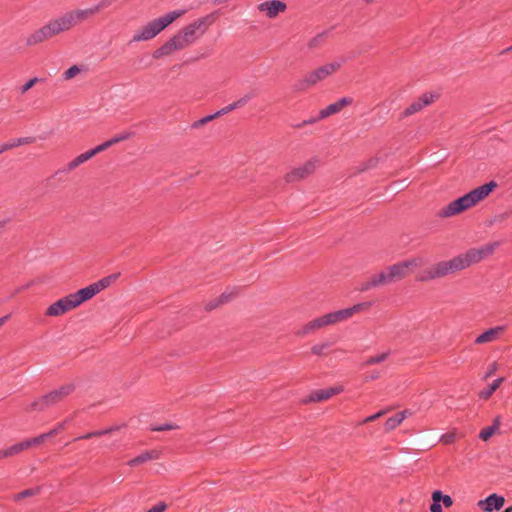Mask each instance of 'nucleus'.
<instances>
[{
	"instance_id": "nucleus-49",
	"label": "nucleus",
	"mask_w": 512,
	"mask_h": 512,
	"mask_svg": "<svg viewBox=\"0 0 512 512\" xmlns=\"http://www.w3.org/2000/svg\"><path fill=\"white\" fill-rule=\"evenodd\" d=\"M381 415H383V412H382V411H380V412H378V413H376V414H373V415H371V416H368V417L364 420V422H365V423L372 422V421L376 420L377 418H379Z\"/></svg>"
},
{
	"instance_id": "nucleus-6",
	"label": "nucleus",
	"mask_w": 512,
	"mask_h": 512,
	"mask_svg": "<svg viewBox=\"0 0 512 512\" xmlns=\"http://www.w3.org/2000/svg\"><path fill=\"white\" fill-rule=\"evenodd\" d=\"M85 302L80 291L70 293L64 297L59 298L55 302L51 303L46 311L45 315L48 317H59L71 310L76 309Z\"/></svg>"
},
{
	"instance_id": "nucleus-7",
	"label": "nucleus",
	"mask_w": 512,
	"mask_h": 512,
	"mask_svg": "<svg viewBox=\"0 0 512 512\" xmlns=\"http://www.w3.org/2000/svg\"><path fill=\"white\" fill-rule=\"evenodd\" d=\"M214 18L212 15H206L202 18H198L193 22L189 23L181 30L177 32V34L181 37L184 43L189 47L196 40L202 36L207 28L213 23Z\"/></svg>"
},
{
	"instance_id": "nucleus-38",
	"label": "nucleus",
	"mask_w": 512,
	"mask_h": 512,
	"mask_svg": "<svg viewBox=\"0 0 512 512\" xmlns=\"http://www.w3.org/2000/svg\"><path fill=\"white\" fill-rule=\"evenodd\" d=\"M327 349H328V344L317 343L311 347V353L314 355H323Z\"/></svg>"
},
{
	"instance_id": "nucleus-27",
	"label": "nucleus",
	"mask_w": 512,
	"mask_h": 512,
	"mask_svg": "<svg viewBox=\"0 0 512 512\" xmlns=\"http://www.w3.org/2000/svg\"><path fill=\"white\" fill-rule=\"evenodd\" d=\"M503 381V377L494 380L491 384H489L486 388L482 389L479 392V397L483 400H488L493 395V393L499 388Z\"/></svg>"
},
{
	"instance_id": "nucleus-37",
	"label": "nucleus",
	"mask_w": 512,
	"mask_h": 512,
	"mask_svg": "<svg viewBox=\"0 0 512 512\" xmlns=\"http://www.w3.org/2000/svg\"><path fill=\"white\" fill-rule=\"evenodd\" d=\"M24 450H27V444H25L24 441L16 443V444L8 447V451H9L11 457L21 453Z\"/></svg>"
},
{
	"instance_id": "nucleus-30",
	"label": "nucleus",
	"mask_w": 512,
	"mask_h": 512,
	"mask_svg": "<svg viewBox=\"0 0 512 512\" xmlns=\"http://www.w3.org/2000/svg\"><path fill=\"white\" fill-rule=\"evenodd\" d=\"M131 136V133L129 132H123V133H120L118 135H116L115 137L111 138L110 140L98 145L99 148H101V152L106 150L107 148H109L110 146L118 143V142H121V141H124V140H127L129 139Z\"/></svg>"
},
{
	"instance_id": "nucleus-46",
	"label": "nucleus",
	"mask_w": 512,
	"mask_h": 512,
	"mask_svg": "<svg viewBox=\"0 0 512 512\" xmlns=\"http://www.w3.org/2000/svg\"><path fill=\"white\" fill-rule=\"evenodd\" d=\"M455 435L454 433H446L441 436L440 440L442 443L448 445L454 442Z\"/></svg>"
},
{
	"instance_id": "nucleus-29",
	"label": "nucleus",
	"mask_w": 512,
	"mask_h": 512,
	"mask_svg": "<svg viewBox=\"0 0 512 512\" xmlns=\"http://www.w3.org/2000/svg\"><path fill=\"white\" fill-rule=\"evenodd\" d=\"M499 426L500 422L497 418L491 426L485 427L480 431L479 438L483 441L489 440L499 430Z\"/></svg>"
},
{
	"instance_id": "nucleus-17",
	"label": "nucleus",
	"mask_w": 512,
	"mask_h": 512,
	"mask_svg": "<svg viewBox=\"0 0 512 512\" xmlns=\"http://www.w3.org/2000/svg\"><path fill=\"white\" fill-rule=\"evenodd\" d=\"M370 306H371V303L363 302V303L355 304L349 308L333 311V313L335 315L336 322L338 324V323H341V322H344V321L350 319L356 313L366 311L367 309L370 308Z\"/></svg>"
},
{
	"instance_id": "nucleus-55",
	"label": "nucleus",
	"mask_w": 512,
	"mask_h": 512,
	"mask_svg": "<svg viewBox=\"0 0 512 512\" xmlns=\"http://www.w3.org/2000/svg\"><path fill=\"white\" fill-rule=\"evenodd\" d=\"M507 51H512V45L507 49Z\"/></svg>"
},
{
	"instance_id": "nucleus-28",
	"label": "nucleus",
	"mask_w": 512,
	"mask_h": 512,
	"mask_svg": "<svg viewBox=\"0 0 512 512\" xmlns=\"http://www.w3.org/2000/svg\"><path fill=\"white\" fill-rule=\"evenodd\" d=\"M158 458V453L155 452V451H147V452H144L142 454H140L139 456L131 459L129 462H128V465L129 466H137L139 464H142L148 460H152V459H156Z\"/></svg>"
},
{
	"instance_id": "nucleus-56",
	"label": "nucleus",
	"mask_w": 512,
	"mask_h": 512,
	"mask_svg": "<svg viewBox=\"0 0 512 512\" xmlns=\"http://www.w3.org/2000/svg\"><path fill=\"white\" fill-rule=\"evenodd\" d=\"M368 3H372L374 0H366Z\"/></svg>"
},
{
	"instance_id": "nucleus-4",
	"label": "nucleus",
	"mask_w": 512,
	"mask_h": 512,
	"mask_svg": "<svg viewBox=\"0 0 512 512\" xmlns=\"http://www.w3.org/2000/svg\"><path fill=\"white\" fill-rule=\"evenodd\" d=\"M184 9L170 11L158 18H155L138 30L135 31L132 37L133 42L149 41L159 35L175 20L182 17L185 14Z\"/></svg>"
},
{
	"instance_id": "nucleus-32",
	"label": "nucleus",
	"mask_w": 512,
	"mask_h": 512,
	"mask_svg": "<svg viewBox=\"0 0 512 512\" xmlns=\"http://www.w3.org/2000/svg\"><path fill=\"white\" fill-rule=\"evenodd\" d=\"M235 292L234 291H226V292H223L217 299V302L215 304H212L210 306L211 309L213 308H216L217 306L221 305V304H224V303H227L229 302L234 296H235Z\"/></svg>"
},
{
	"instance_id": "nucleus-41",
	"label": "nucleus",
	"mask_w": 512,
	"mask_h": 512,
	"mask_svg": "<svg viewBox=\"0 0 512 512\" xmlns=\"http://www.w3.org/2000/svg\"><path fill=\"white\" fill-rule=\"evenodd\" d=\"M67 422H68V420H65V421H63V422L59 423V424H58L56 427H54L52 430H50L49 432H47V434H48L49 438H50V437H53V436L57 435L59 432H61V431L65 428V426H66Z\"/></svg>"
},
{
	"instance_id": "nucleus-35",
	"label": "nucleus",
	"mask_w": 512,
	"mask_h": 512,
	"mask_svg": "<svg viewBox=\"0 0 512 512\" xmlns=\"http://www.w3.org/2000/svg\"><path fill=\"white\" fill-rule=\"evenodd\" d=\"M39 492V489L38 488H30V489H26L18 494H15L13 496V500L14 501H20L26 497H30V496H34L36 494H38Z\"/></svg>"
},
{
	"instance_id": "nucleus-21",
	"label": "nucleus",
	"mask_w": 512,
	"mask_h": 512,
	"mask_svg": "<svg viewBox=\"0 0 512 512\" xmlns=\"http://www.w3.org/2000/svg\"><path fill=\"white\" fill-rule=\"evenodd\" d=\"M352 104V99L349 97H343L334 103L329 104L327 107L319 111L318 119L322 120L331 115L337 114L342 111L343 108Z\"/></svg>"
},
{
	"instance_id": "nucleus-14",
	"label": "nucleus",
	"mask_w": 512,
	"mask_h": 512,
	"mask_svg": "<svg viewBox=\"0 0 512 512\" xmlns=\"http://www.w3.org/2000/svg\"><path fill=\"white\" fill-rule=\"evenodd\" d=\"M115 278H116V276L104 277L97 282H94L82 289H79L85 302L92 299L95 295H97L102 290L107 288Z\"/></svg>"
},
{
	"instance_id": "nucleus-43",
	"label": "nucleus",
	"mask_w": 512,
	"mask_h": 512,
	"mask_svg": "<svg viewBox=\"0 0 512 512\" xmlns=\"http://www.w3.org/2000/svg\"><path fill=\"white\" fill-rule=\"evenodd\" d=\"M323 316H324V319H325L327 327L331 326V325H336L337 324L336 318H335V315H334L333 312H329V313L323 314Z\"/></svg>"
},
{
	"instance_id": "nucleus-11",
	"label": "nucleus",
	"mask_w": 512,
	"mask_h": 512,
	"mask_svg": "<svg viewBox=\"0 0 512 512\" xmlns=\"http://www.w3.org/2000/svg\"><path fill=\"white\" fill-rule=\"evenodd\" d=\"M185 48H187V45L176 33L153 52V58L161 59L170 56L177 51L184 50Z\"/></svg>"
},
{
	"instance_id": "nucleus-18",
	"label": "nucleus",
	"mask_w": 512,
	"mask_h": 512,
	"mask_svg": "<svg viewBox=\"0 0 512 512\" xmlns=\"http://www.w3.org/2000/svg\"><path fill=\"white\" fill-rule=\"evenodd\" d=\"M432 503L430 512H443L442 505L450 508L453 505V499L450 495L443 494L440 490H435L431 494Z\"/></svg>"
},
{
	"instance_id": "nucleus-24",
	"label": "nucleus",
	"mask_w": 512,
	"mask_h": 512,
	"mask_svg": "<svg viewBox=\"0 0 512 512\" xmlns=\"http://www.w3.org/2000/svg\"><path fill=\"white\" fill-rule=\"evenodd\" d=\"M100 152H101V148H99V146H96L95 148H93L89 151L81 153L80 155H78L77 157L72 159L67 164V170L68 171L74 170L75 168H77L81 164L85 163L86 161L90 160L92 157H94L96 154H98Z\"/></svg>"
},
{
	"instance_id": "nucleus-20",
	"label": "nucleus",
	"mask_w": 512,
	"mask_h": 512,
	"mask_svg": "<svg viewBox=\"0 0 512 512\" xmlns=\"http://www.w3.org/2000/svg\"><path fill=\"white\" fill-rule=\"evenodd\" d=\"M67 23L68 22H66L64 16L62 15L58 18L50 20L45 25H43V27H44L47 35L51 39V38L59 35L62 32L70 30Z\"/></svg>"
},
{
	"instance_id": "nucleus-51",
	"label": "nucleus",
	"mask_w": 512,
	"mask_h": 512,
	"mask_svg": "<svg viewBox=\"0 0 512 512\" xmlns=\"http://www.w3.org/2000/svg\"><path fill=\"white\" fill-rule=\"evenodd\" d=\"M7 457H11L10 453L8 451V448L0 450V459L1 458H7Z\"/></svg>"
},
{
	"instance_id": "nucleus-52",
	"label": "nucleus",
	"mask_w": 512,
	"mask_h": 512,
	"mask_svg": "<svg viewBox=\"0 0 512 512\" xmlns=\"http://www.w3.org/2000/svg\"><path fill=\"white\" fill-rule=\"evenodd\" d=\"M9 317H10L9 315H6V316H3L0 318V327H2L7 322Z\"/></svg>"
},
{
	"instance_id": "nucleus-22",
	"label": "nucleus",
	"mask_w": 512,
	"mask_h": 512,
	"mask_svg": "<svg viewBox=\"0 0 512 512\" xmlns=\"http://www.w3.org/2000/svg\"><path fill=\"white\" fill-rule=\"evenodd\" d=\"M504 330H505V328L503 326H496V327L490 328V329L486 330L485 332L481 333L480 335H478L475 338L474 343L477 345H482V344L495 342L501 337Z\"/></svg>"
},
{
	"instance_id": "nucleus-48",
	"label": "nucleus",
	"mask_w": 512,
	"mask_h": 512,
	"mask_svg": "<svg viewBox=\"0 0 512 512\" xmlns=\"http://www.w3.org/2000/svg\"><path fill=\"white\" fill-rule=\"evenodd\" d=\"M13 148L11 142L0 144V154Z\"/></svg>"
},
{
	"instance_id": "nucleus-36",
	"label": "nucleus",
	"mask_w": 512,
	"mask_h": 512,
	"mask_svg": "<svg viewBox=\"0 0 512 512\" xmlns=\"http://www.w3.org/2000/svg\"><path fill=\"white\" fill-rule=\"evenodd\" d=\"M246 102H247V100L245 98L239 99L238 101H236V102L230 104L229 106L221 109L220 111L216 112L215 114H217V116H218V115H222V114L228 113V112H230V111H232V110H234V109H236L238 107L243 106Z\"/></svg>"
},
{
	"instance_id": "nucleus-26",
	"label": "nucleus",
	"mask_w": 512,
	"mask_h": 512,
	"mask_svg": "<svg viewBox=\"0 0 512 512\" xmlns=\"http://www.w3.org/2000/svg\"><path fill=\"white\" fill-rule=\"evenodd\" d=\"M408 414H409V412L407 410H405V411L398 412L395 415L389 417L385 422V429L387 431H391V430L395 429L404 421V419L407 417Z\"/></svg>"
},
{
	"instance_id": "nucleus-40",
	"label": "nucleus",
	"mask_w": 512,
	"mask_h": 512,
	"mask_svg": "<svg viewBox=\"0 0 512 512\" xmlns=\"http://www.w3.org/2000/svg\"><path fill=\"white\" fill-rule=\"evenodd\" d=\"M216 116H217V114H212V115H208L206 117H203V118L199 119L198 121L194 122L192 127L193 128H198V127L206 124L207 122L213 120Z\"/></svg>"
},
{
	"instance_id": "nucleus-34",
	"label": "nucleus",
	"mask_w": 512,
	"mask_h": 512,
	"mask_svg": "<svg viewBox=\"0 0 512 512\" xmlns=\"http://www.w3.org/2000/svg\"><path fill=\"white\" fill-rule=\"evenodd\" d=\"M48 438H49L48 434L47 433H43V434H41V435H39L37 437L24 440V442H25V444H27V449H29V448H31L33 446L41 445Z\"/></svg>"
},
{
	"instance_id": "nucleus-13",
	"label": "nucleus",
	"mask_w": 512,
	"mask_h": 512,
	"mask_svg": "<svg viewBox=\"0 0 512 512\" xmlns=\"http://www.w3.org/2000/svg\"><path fill=\"white\" fill-rule=\"evenodd\" d=\"M437 96L431 92H425L417 99L413 100L402 112V118L410 117L421 112L424 108L431 105Z\"/></svg>"
},
{
	"instance_id": "nucleus-2",
	"label": "nucleus",
	"mask_w": 512,
	"mask_h": 512,
	"mask_svg": "<svg viewBox=\"0 0 512 512\" xmlns=\"http://www.w3.org/2000/svg\"><path fill=\"white\" fill-rule=\"evenodd\" d=\"M424 260L421 257H413L387 267L385 270L372 275L366 282L359 287L361 291H367L371 288L386 285L399 281L407 277L414 269L422 266Z\"/></svg>"
},
{
	"instance_id": "nucleus-5",
	"label": "nucleus",
	"mask_w": 512,
	"mask_h": 512,
	"mask_svg": "<svg viewBox=\"0 0 512 512\" xmlns=\"http://www.w3.org/2000/svg\"><path fill=\"white\" fill-rule=\"evenodd\" d=\"M343 64L342 59L325 63L305 75L298 83L299 89H307L335 74Z\"/></svg>"
},
{
	"instance_id": "nucleus-45",
	"label": "nucleus",
	"mask_w": 512,
	"mask_h": 512,
	"mask_svg": "<svg viewBox=\"0 0 512 512\" xmlns=\"http://www.w3.org/2000/svg\"><path fill=\"white\" fill-rule=\"evenodd\" d=\"M10 142L13 145V148H15V147H18L20 145L31 143L32 139L31 138H18V139L12 140Z\"/></svg>"
},
{
	"instance_id": "nucleus-39",
	"label": "nucleus",
	"mask_w": 512,
	"mask_h": 512,
	"mask_svg": "<svg viewBox=\"0 0 512 512\" xmlns=\"http://www.w3.org/2000/svg\"><path fill=\"white\" fill-rule=\"evenodd\" d=\"M498 368H499V365L496 361L490 363L487 367V370H486L484 376H483V379L486 380V379L492 377L497 372Z\"/></svg>"
},
{
	"instance_id": "nucleus-10",
	"label": "nucleus",
	"mask_w": 512,
	"mask_h": 512,
	"mask_svg": "<svg viewBox=\"0 0 512 512\" xmlns=\"http://www.w3.org/2000/svg\"><path fill=\"white\" fill-rule=\"evenodd\" d=\"M185 48H187V45L176 33L153 52V58L161 59L170 56L177 51L184 50Z\"/></svg>"
},
{
	"instance_id": "nucleus-23",
	"label": "nucleus",
	"mask_w": 512,
	"mask_h": 512,
	"mask_svg": "<svg viewBox=\"0 0 512 512\" xmlns=\"http://www.w3.org/2000/svg\"><path fill=\"white\" fill-rule=\"evenodd\" d=\"M343 391L341 386L329 387L325 389H318L313 391L309 396L310 402H322L330 399L331 397L340 394Z\"/></svg>"
},
{
	"instance_id": "nucleus-15",
	"label": "nucleus",
	"mask_w": 512,
	"mask_h": 512,
	"mask_svg": "<svg viewBox=\"0 0 512 512\" xmlns=\"http://www.w3.org/2000/svg\"><path fill=\"white\" fill-rule=\"evenodd\" d=\"M505 504V498L501 495L493 493L486 497L485 499L479 500L477 502V507L482 512H494L499 511L503 508Z\"/></svg>"
},
{
	"instance_id": "nucleus-19",
	"label": "nucleus",
	"mask_w": 512,
	"mask_h": 512,
	"mask_svg": "<svg viewBox=\"0 0 512 512\" xmlns=\"http://www.w3.org/2000/svg\"><path fill=\"white\" fill-rule=\"evenodd\" d=\"M326 327L327 325L324 316L321 315L303 324L297 331V335L300 337H305L314 334L317 331L324 329Z\"/></svg>"
},
{
	"instance_id": "nucleus-53",
	"label": "nucleus",
	"mask_w": 512,
	"mask_h": 512,
	"mask_svg": "<svg viewBox=\"0 0 512 512\" xmlns=\"http://www.w3.org/2000/svg\"><path fill=\"white\" fill-rule=\"evenodd\" d=\"M92 437H93V434H92V432H90V433H87V434H85L83 436H80L78 439H90Z\"/></svg>"
},
{
	"instance_id": "nucleus-9",
	"label": "nucleus",
	"mask_w": 512,
	"mask_h": 512,
	"mask_svg": "<svg viewBox=\"0 0 512 512\" xmlns=\"http://www.w3.org/2000/svg\"><path fill=\"white\" fill-rule=\"evenodd\" d=\"M320 159L312 157L300 164L299 166L293 167L285 175L284 180L287 183H295L302 181L311 176L320 166Z\"/></svg>"
},
{
	"instance_id": "nucleus-12",
	"label": "nucleus",
	"mask_w": 512,
	"mask_h": 512,
	"mask_svg": "<svg viewBox=\"0 0 512 512\" xmlns=\"http://www.w3.org/2000/svg\"><path fill=\"white\" fill-rule=\"evenodd\" d=\"M105 6H106V4L104 2H102V3L98 4L97 6H94L91 8L70 11V12L64 14L63 16H64L66 22H68L67 24H68L69 28L71 29L73 26L87 20L89 17L96 14L98 11H100V9H102Z\"/></svg>"
},
{
	"instance_id": "nucleus-44",
	"label": "nucleus",
	"mask_w": 512,
	"mask_h": 512,
	"mask_svg": "<svg viewBox=\"0 0 512 512\" xmlns=\"http://www.w3.org/2000/svg\"><path fill=\"white\" fill-rule=\"evenodd\" d=\"M39 81V79L37 77H34L32 79H30L28 82H26L22 87H21V92L22 93H25L27 92L29 89H31L37 82Z\"/></svg>"
},
{
	"instance_id": "nucleus-1",
	"label": "nucleus",
	"mask_w": 512,
	"mask_h": 512,
	"mask_svg": "<svg viewBox=\"0 0 512 512\" xmlns=\"http://www.w3.org/2000/svg\"><path fill=\"white\" fill-rule=\"evenodd\" d=\"M494 246H485L478 249H471L464 254H460L448 261L438 262L417 275V280L421 282L430 281L445 277L449 274L464 270L474 263H477L492 254Z\"/></svg>"
},
{
	"instance_id": "nucleus-31",
	"label": "nucleus",
	"mask_w": 512,
	"mask_h": 512,
	"mask_svg": "<svg viewBox=\"0 0 512 512\" xmlns=\"http://www.w3.org/2000/svg\"><path fill=\"white\" fill-rule=\"evenodd\" d=\"M83 71H85L84 66L81 65H73L70 68H68L64 73L62 74V78L65 81H69L80 75Z\"/></svg>"
},
{
	"instance_id": "nucleus-47",
	"label": "nucleus",
	"mask_w": 512,
	"mask_h": 512,
	"mask_svg": "<svg viewBox=\"0 0 512 512\" xmlns=\"http://www.w3.org/2000/svg\"><path fill=\"white\" fill-rule=\"evenodd\" d=\"M167 508V505L164 502H159L156 505L152 506L147 512H164Z\"/></svg>"
},
{
	"instance_id": "nucleus-3",
	"label": "nucleus",
	"mask_w": 512,
	"mask_h": 512,
	"mask_svg": "<svg viewBox=\"0 0 512 512\" xmlns=\"http://www.w3.org/2000/svg\"><path fill=\"white\" fill-rule=\"evenodd\" d=\"M495 187L496 183L491 181L471 190L465 195L442 207L438 212V216L441 218H450L471 209L487 198Z\"/></svg>"
},
{
	"instance_id": "nucleus-50",
	"label": "nucleus",
	"mask_w": 512,
	"mask_h": 512,
	"mask_svg": "<svg viewBox=\"0 0 512 512\" xmlns=\"http://www.w3.org/2000/svg\"><path fill=\"white\" fill-rule=\"evenodd\" d=\"M112 430L113 429L99 430V431L92 432V434H93V437H99V436H102V435H105V434L111 432Z\"/></svg>"
},
{
	"instance_id": "nucleus-16",
	"label": "nucleus",
	"mask_w": 512,
	"mask_h": 512,
	"mask_svg": "<svg viewBox=\"0 0 512 512\" xmlns=\"http://www.w3.org/2000/svg\"><path fill=\"white\" fill-rule=\"evenodd\" d=\"M258 10L264 13L268 18H275L280 13L285 12L287 6L281 0H269L260 3L257 6Z\"/></svg>"
},
{
	"instance_id": "nucleus-33",
	"label": "nucleus",
	"mask_w": 512,
	"mask_h": 512,
	"mask_svg": "<svg viewBox=\"0 0 512 512\" xmlns=\"http://www.w3.org/2000/svg\"><path fill=\"white\" fill-rule=\"evenodd\" d=\"M389 354L390 353L388 351H386V352H382L380 354L371 356V357L367 358V360L365 361V365H374V364L384 362L389 357Z\"/></svg>"
},
{
	"instance_id": "nucleus-42",
	"label": "nucleus",
	"mask_w": 512,
	"mask_h": 512,
	"mask_svg": "<svg viewBox=\"0 0 512 512\" xmlns=\"http://www.w3.org/2000/svg\"><path fill=\"white\" fill-rule=\"evenodd\" d=\"M178 427L174 424H171V423H165V424H162V425H158V426H154L153 427V430L154 431H167V430H174V429H177Z\"/></svg>"
},
{
	"instance_id": "nucleus-54",
	"label": "nucleus",
	"mask_w": 512,
	"mask_h": 512,
	"mask_svg": "<svg viewBox=\"0 0 512 512\" xmlns=\"http://www.w3.org/2000/svg\"><path fill=\"white\" fill-rule=\"evenodd\" d=\"M30 286H31V283H28L25 286H23L22 288L17 289L16 293H20L21 291L30 288Z\"/></svg>"
},
{
	"instance_id": "nucleus-8",
	"label": "nucleus",
	"mask_w": 512,
	"mask_h": 512,
	"mask_svg": "<svg viewBox=\"0 0 512 512\" xmlns=\"http://www.w3.org/2000/svg\"><path fill=\"white\" fill-rule=\"evenodd\" d=\"M73 391H74L73 384H65L63 386H60L59 388L52 390L51 392L47 393L43 397L34 401L31 404V409L44 410L45 408H47L49 406H52V405H55V404L61 402L68 395H70Z\"/></svg>"
},
{
	"instance_id": "nucleus-25",
	"label": "nucleus",
	"mask_w": 512,
	"mask_h": 512,
	"mask_svg": "<svg viewBox=\"0 0 512 512\" xmlns=\"http://www.w3.org/2000/svg\"><path fill=\"white\" fill-rule=\"evenodd\" d=\"M49 36L47 35L43 26L34 30L26 37V45L29 47L39 45L47 40H49Z\"/></svg>"
}]
</instances>
